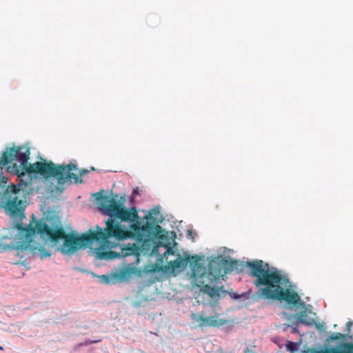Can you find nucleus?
I'll use <instances>...</instances> for the list:
<instances>
[{"label":"nucleus","mask_w":353,"mask_h":353,"mask_svg":"<svg viewBox=\"0 0 353 353\" xmlns=\"http://www.w3.org/2000/svg\"><path fill=\"white\" fill-rule=\"evenodd\" d=\"M33 221L23 227L21 223H17L15 228L19 231V240L17 249L19 251H29L33 255L40 253L41 259L50 256L43 246L34 241L37 234L52 247L63 254H72L79 250L96 243L94 248L99 259H114L120 256V254L112 251L117 243L112 239H121L128 237L127 232L122 230L118 223L112 219L105 221L104 228L97 225L94 230L90 229L81 236L74 233H67L60 225L50 226L46 221L37 220L32 214Z\"/></svg>","instance_id":"nucleus-1"},{"label":"nucleus","mask_w":353,"mask_h":353,"mask_svg":"<svg viewBox=\"0 0 353 353\" xmlns=\"http://www.w3.org/2000/svg\"><path fill=\"white\" fill-rule=\"evenodd\" d=\"M30 148L26 145L12 147L3 153L4 163H12L17 161L20 165L14 163L7 166L8 172L17 175L19 179L17 185L11 184L6 189L3 201L5 209L14 219L21 221L25 218L24 208L23 207V186L28 187L32 183V174H39L45 179L54 177L62 179L64 168L57 167L52 161H46L28 163L30 159Z\"/></svg>","instance_id":"nucleus-2"},{"label":"nucleus","mask_w":353,"mask_h":353,"mask_svg":"<svg viewBox=\"0 0 353 353\" xmlns=\"http://www.w3.org/2000/svg\"><path fill=\"white\" fill-rule=\"evenodd\" d=\"M103 191L94 194L95 200L97 202L99 210L109 216V219L117 222L120 228L127 232L128 237L121 239H112V241H122L131 237H136L141 241H146L149 239L161 238V227L155 223V219L152 212H149L144 216L146 222L141 225L139 221L138 212L135 208L126 209L120 201L117 200L118 196L110 198L109 196L103 194Z\"/></svg>","instance_id":"nucleus-3"},{"label":"nucleus","mask_w":353,"mask_h":353,"mask_svg":"<svg viewBox=\"0 0 353 353\" xmlns=\"http://www.w3.org/2000/svg\"><path fill=\"white\" fill-rule=\"evenodd\" d=\"M245 267L250 269L249 274L256 278V287L263 286L259 292L265 299L285 301L292 305H303L299 294L290 289V281L276 268H270L262 260L247 261Z\"/></svg>","instance_id":"nucleus-4"},{"label":"nucleus","mask_w":353,"mask_h":353,"mask_svg":"<svg viewBox=\"0 0 353 353\" xmlns=\"http://www.w3.org/2000/svg\"><path fill=\"white\" fill-rule=\"evenodd\" d=\"M191 259L193 262L192 277L196 283H204L205 282H214L221 277H223L229 271V263L225 259L211 260L208 265V270L205 267L199 263L200 258L198 256H192Z\"/></svg>","instance_id":"nucleus-5"},{"label":"nucleus","mask_w":353,"mask_h":353,"mask_svg":"<svg viewBox=\"0 0 353 353\" xmlns=\"http://www.w3.org/2000/svg\"><path fill=\"white\" fill-rule=\"evenodd\" d=\"M192 319L199 323L201 327H219L225 325L228 322L227 320L219 318L218 314L210 316H204V313L197 315L196 314H192Z\"/></svg>","instance_id":"nucleus-6"},{"label":"nucleus","mask_w":353,"mask_h":353,"mask_svg":"<svg viewBox=\"0 0 353 353\" xmlns=\"http://www.w3.org/2000/svg\"><path fill=\"white\" fill-rule=\"evenodd\" d=\"M57 167H62L64 168V171L63 172L62 175V179L59 180V179H57L58 180L59 183H63L71 180H73L75 183L81 182V176L88 172V170H79V174L72 172V171H76L78 170L77 165L72 163L67 165H57Z\"/></svg>","instance_id":"nucleus-7"},{"label":"nucleus","mask_w":353,"mask_h":353,"mask_svg":"<svg viewBox=\"0 0 353 353\" xmlns=\"http://www.w3.org/2000/svg\"><path fill=\"white\" fill-rule=\"evenodd\" d=\"M214 282H205L204 283H196L202 288V292L208 294L212 299L218 300L220 298L221 293H224L223 286L215 287L211 285Z\"/></svg>","instance_id":"nucleus-8"},{"label":"nucleus","mask_w":353,"mask_h":353,"mask_svg":"<svg viewBox=\"0 0 353 353\" xmlns=\"http://www.w3.org/2000/svg\"><path fill=\"white\" fill-rule=\"evenodd\" d=\"M135 268L133 267H128L121 269L119 272L114 273V277L121 281H125L130 279L133 274L135 273Z\"/></svg>","instance_id":"nucleus-9"},{"label":"nucleus","mask_w":353,"mask_h":353,"mask_svg":"<svg viewBox=\"0 0 353 353\" xmlns=\"http://www.w3.org/2000/svg\"><path fill=\"white\" fill-rule=\"evenodd\" d=\"M190 257H188L186 259H183L180 256V255H179L176 259L171 261L170 262H169L168 265L174 271L176 269L185 268L187 265V263L190 261Z\"/></svg>","instance_id":"nucleus-10"},{"label":"nucleus","mask_w":353,"mask_h":353,"mask_svg":"<svg viewBox=\"0 0 353 353\" xmlns=\"http://www.w3.org/2000/svg\"><path fill=\"white\" fill-rule=\"evenodd\" d=\"M296 319L301 324L312 325L314 323V319L307 316V310H304L297 313L295 316Z\"/></svg>","instance_id":"nucleus-11"},{"label":"nucleus","mask_w":353,"mask_h":353,"mask_svg":"<svg viewBox=\"0 0 353 353\" xmlns=\"http://www.w3.org/2000/svg\"><path fill=\"white\" fill-rule=\"evenodd\" d=\"M343 350L334 348L330 350H326L323 353H352V352H353V343H345L343 345Z\"/></svg>","instance_id":"nucleus-12"},{"label":"nucleus","mask_w":353,"mask_h":353,"mask_svg":"<svg viewBox=\"0 0 353 353\" xmlns=\"http://www.w3.org/2000/svg\"><path fill=\"white\" fill-rule=\"evenodd\" d=\"M8 181V178L3 176L1 174H0V186L3 187L6 184Z\"/></svg>","instance_id":"nucleus-13"},{"label":"nucleus","mask_w":353,"mask_h":353,"mask_svg":"<svg viewBox=\"0 0 353 353\" xmlns=\"http://www.w3.org/2000/svg\"><path fill=\"white\" fill-rule=\"evenodd\" d=\"M343 337V335L340 333H336L334 335L331 336L330 338L331 340H338L340 338Z\"/></svg>","instance_id":"nucleus-14"},{"label":"nucleus","mask_w":353,"mask_h":353,"mask_svg":"<svg viewBox=\"0 0 353 353\" xmlns=\"http://www.w3.org/2000/svg\"><path fill=\"white\" fill-rule=\"evenodd\" d=\"M101 278L102 279L103 281L105 283H109L110 281V277L107 275H102Z\"/></svg>","instance_id":"nucleus-15"},{"label":"nucleus","mask_w":353,"mask_h":353,"mask_svg":"<svg viewBox=\"0 0 353 353\" xmlns=\"http://www.w3.org/2000/svg\"><path fill=\"white\" fill-rule=\"evenodd\" d=\"M353 325V322L352 321H348L346 324V331L349 333L350 332V329H351V327Z\"/></svg>","instance_id":"nucleus-16"},{"label":"nucleus","mask_w":353,"mask_h":353,"mask_svg":"<svg viewBox=\"0 0 353 353\" xmlns=\"http://www.w3.org/2000/svg\"><path fill=\"white\" fill-rule=\"evenodd\" d=\"M166 254H174V251L171 248L168 247L166 251L164 253V256H165Z\"/></svg>","instance_id":"nucleus-17"},{"label":"nucleus","mask_w":353,"mask_h":353,"mask_svg":"<svg viewBox=\"0 0 353 353\" xmlns=\"http://www.w3.org/2000/svg\"><path fill=\"white\" fill-rule=\"evenodd\" d=\"M101 341V339H99V340H94V341H91V340H86L85 341V345H90L92 343H97V342H99Z\"/></svg>","instance_id":"nucleus-18"},{"label":"nucleus","mask_w":353,"mask_h":353,"mask_svg":"<svg viewBox=\"0 0 353 353\" xmlns=\"http://www.w3.org/2000/svg\"><path fill=\"white\" fill-rule=\"evenodd\" d=\"M10 163H4V161H3V156L1 157V159L0 160V170H2L3 169V166L4 165H8V164Z\"/></svg>","instance_id":"nucleus-19"},{"label":"nucleus","mask_w":353,"mask_h":353,"mask_svg":"<svg viewBox=\"0 0 353 353\" xmlns=\"http://www.w3.org/2000/svg\"><path fill=\"white\" fill-rule=\"evenodd\" d=\"M127 250L129 251V252H126L125 254L128 255V254H131L134 253V252L135 250V248L134 247H130V248H128Z\"/></svg>","instance_id":"nucleus-20"},{"label":"nucleus","mask_w":353,"mask_h":353,"mask_svg":"<svg viewBox=\"0 0 353 353\" xmlns=\"http://www.w3.org/2000/svg\"><path fill=\"white\" fill-rule=\"evenodd\" d=\"M152 212H153V214H158L159 213V210L157 209V208H154L152 210Z\"/></svg>","instance_id":"nucleus-21"},{"label":"nucleus","mask_w":353,"mask_h":353,"mask_svg":"<svg viewBox=\"0 0 353 353\" xmlns=\"http://www.w3.org/2000/svg\"><path fill=\"white\" fill-rule=\"evenodd\" d=\"M243 353H255L254 351L247 349Z\"/></svg>","instance_id":"nucleus-22"},{"label":"nucleus","mask_w":353,"mask_h":353,"mask_svg":"<svg viewBox=\"0 0 353 353\" xmlns=\"http://www.w3.org/2000/svg\"><path fill=\"white\" fill-rule=\"evenodd\" d=\"M0 350H3V347L0 346Z\"/></svg>","instance_id":"nucleus-23"},{"label":"nucleus","mask_w":353,"mask_h":353,"mask_svg":"<svg viewBox=\"0 0 353 353\" xmlns=\"http://www.w3.org/2000/svg\"><path fill=\"white\" fill-rule=\"evenodd\" d=\"M353 353V352H352Z\"/></svg>","instance_id":"nucleus-24"}]
</instances>
